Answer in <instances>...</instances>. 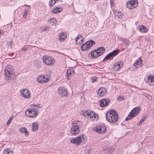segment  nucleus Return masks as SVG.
Here are the masks:
<instances>
[{
  "label": "nucleus",
  "instance_id": "nucleus-50",
  "mask_svg": "<svg viewBox=\"0 0 154 154\" xmlns=\"http://www.w3.org/2000/svg\"><path fill=\"white\" fill-rule=\"evenodd\" d=\"M28 48H22V50L24 52H26L27 51H28Z\"/></svg>",
  "mask_w": 154,
  "mask_h": 154
},
{
  "label": "nucleus",
  "instance_id": "nucleus-25",
  "mask_svg": "<svg viewBox=\"0 0 154 154\" xmlns=\"http://www.w3.org/2000/svg\"><path fill=\"white\" fill-rule=\"evenodd\" d=\"M62 10V8L60 7H56L54 9H52L51 11L53 13L57 14L61 11Z\"/></svg>",
  "mask_w": 154,
  "mask_h": 154
},
{
  "label": "nucleus",
  "instance_id": "nucleus-49",
  "mask_svg": "<svg viewBox=\"0 0 154 154\" xmlns=\"http://www.w3.org/2000/svg\"><path fill=\"white\" fill-rule=\"evenodd\" d=\"M110 3L111 7L114 6V4L113 3V1L112 0H110Z\"/></svg>",
  "mask_w": 154,
  "mask_h": 154
},
{
  "label": "nucleus",
  "instance_id": "nucleus-1",
  "mask_svg": "<svg viewBox=\"0 0 154 154\" xmlns=\"http://www.w3.org/2000/svg\"><path fill=\"white\" fill-rule=\"evenodd\" d=\"M4 75L6 80H8L14 79L16 77L14 68L11 66L8 65L5 68Z\"/></svg>",
  "mask_w": 154,
  "mask_h": 154
},
{
  "label": "nucleus",
  "instance_id": "nucleus-34",
  "mask_svg": "<svg viewBox=\"0 0 154 154\" xmlns=\"http://www.w3.org/2000/svg\"><path fill=\"white\" fill-rule=\"evenodd\" d=\"M77 137H76L75 138H72L70 140V142L73 144L75 143L76 146H78L77 144Z\"/></svg>",
  "mask_w": 154,
  "mask_h": 154
},
{
  "label": "nucleus",
  "instance_id": "nucleus-7",
  "mask_svg": "<svg viewBox=\"0 0 154 154\" xmlns=\"http://www.w3.org/2000/svg\"><path fill=\"white\" fill-rule=\"evenodd\" d=\"M119 50H116L113 51L112 52L108 54L104 58L103 61H105L109 60H112L113 57L117 55L119 53Z\"/></svg>",
  "mask_w": 154,
  "mask_h": 154
},
{
  "label": "nucleus",
  "instance_id": "nucleus-47",
  "mask_svg": "<svg viewBox=\"0 0 154 154\" xmlns=\"http://www.w3.org/2000/svg\"><path fill=\"white\" fill-rule=\"evenodd\" d=\"M144 121V119H141L140 121V122L137 124V125L138 126L140 125L141 124H142V122Z\"/></svg>",
  "mask_w": 154,
  "mask_h": 154
},
{
  "label": "nucleus",
  "instance_id": "nucleus-10",
  "mask_svg": "<svg viewBox=\"0 0 154 154\" xmlns=\"http://www.w3.org/2000/svg\"><path fill=\"white\" fill-rule=\"evenodd\" d=\"M58 92L61 97H64L68 95V92L63 87H60L58 90Z\"/></svg>",
  "mask_w": 154,
  "mask_h": 154
},
{
  "label": "nucleus",
  "instance_id": "nucleus-37",
  "mask_svg": "<svg viewBox=\"0 0 154 154\" xmlns=\"http://www.w3.org/2000/svg\"><path fill=\"white\" fill-rule=\"evenodd\" d=\"M56 0H51L49 2V5L50 7L53 6L56 2Z\"/></svg>",
  "mask_w": 154,
  "mask_h": 154
},
{
  "label": "nucleus",
  "instance_id": "nucleus-40",
  "mask_svg": "<svg viewBox=\"0 0 154 154\" xmlns=\"http://www.w3.org/2000/svg\"><path fill=\"white\" fill-rule=\"evenodd\" d=\"M14 118V116H11L9 119V120H8V122L7 123V125H10L12 120Z\"/></svg>",
  "mask_w": 154,
  "mask_h": 154
},
{
  "label": "nucleus",
  "instance_id": "nucleus-19",
  "mask_svg": "<svg viewBox=\"0 0 154 154\" xmlns=\"http://www.w3.org/2000/svg\"><path fill=\"white\" fill-rule=\"evenodd\" d=\"M34 65L38 69H39L42 66V63L39 60H36L34 62Z\"/></svg>",
  "mask_w": 154,
  "mask_h": 154
},
{
  "label": "nucleus",
  "instance_id": "nucleus-39",
  "mask_svg": "<svg viewBox=\"0 0 154 154\" xmlns=\"http://www.w3.org/2000/svg\"><path fill=\"white\" fill-rule=\"evenodd\" d=\"M82 36L80 34H79L75 38V41L76 44L77 43V42H78V40H80V38H82Z\"/></svg>",
  "mask_w": 154,
  "mask_h": 154
},
{
  "label": "nucleus",
  "instance_id": "nucleus-4",
  "mask_svg": "<svg viewBox=\"0 0 154 154\" xmlns=\"http://www.w3.org/2000/svg\"><path fill=\"white\" fill-rule=\"evenodd\" d=\"M140 109V107H136L134 108L125 118V120L126 121L129 120L136 116L139 113Z\"/></svg>",
  "mask_w": 154,
  "mask_h": 154
},
{
  "label": "nucleus",
  "instance_id": "nucleus-5",
  "mask_svg": "<svg viewBox=\"0 0 154 154\" xmlns=\"http://www.w3.org/2000/svg\"><path fill=\"white\" fill-rule=\"evenodd\" d=\"M43 61L46 65H53L55 63L54 59L51 57H47L46 56L43 57Z\"/></svg>",
  "mask_w": 154,
  "mask_h": 154
},
{
  "label": "nucleus",
  "instance_id": "nucleus-13",
  "mask_svg": "<svg viewBox=\"0 0 154 154\" xmlns=\"http://www.w3.org/2000/svg\"><path fill=\"white\" fill-rule=\"evenodd\" d=\"M79 128L77 126H74V125H72V127L70 130V132L72 134L76 135L79 133Z\"/></svg>",
  "mask_w": 154,
  "mask_h": 154
},
{
  "label": "nucleus",
  "instance_id": "nucleus-29",
  "mask_svg": "<svg viewBox=\"0 0 154 154\" xmlns=\"http://www.w3.org/2000/svg\"><path fill=\"white\" fill-rule=\"evenodd\" d=\"M103 150H107L109 151L110 154H113L114 151V149L113 148H109L104 147Z\"/></svg>",
  "mask_w": 154,
  "mask_h": 154
},
{
  "label": "nucleus",
  "instance_id": "nucleus-33",
  "mask_svg": "<svg viewBox=\"0 0 154 154\" xmlns=\"http://www.w3.org/2000/svg\"><path fill=\"white\" fill-rule=\"evenodd\" d=\"M81 49L83 51H87L90 49V48L89 47H88L86 45V44L85 43L81 45Z\"/></svg>",
  "mask_w": 154,
  "mask_h": 154
},
{
  "label": "nucleus",
  "instance_id": "nucleus-43",
  "mask_svg": "<svg viewBox=\"0 0 154 154\" xmlns=\"http://www.w3.org/2000/svg\"><path fill=\"white\" fill-rule=\"evenodd\" d=\"M97 77H94L91 78V80L92 83L96 82L97 81Z\"/></svg>",
  "mask_w": 154,
  "mask_h": 154
},
{
  "label": "nucleus",
  "instance_id": "nucleus-42",
  "mask_svg": "<svg viewBox=\"0 0 154 154\" xmlns=\"http://www.w3.org/2000/svg\"><path fill=\"white\" fill-rule=\"evenodd\" d=\"M13 41L12 40L7 42V44L8 45L10 46L11 48L12 47Z\"/></svg>",
  "mask_w": 154,
  "mask_h": 154
},
{
  "label": "nucleus",
  "instance_id": "nucleus-45",
  "mask_svg": "<svg viewBox=\"0 0 154 154\" xmlns=\"http://www.w3.org/2000/svg\"><path fill=\"white\" fill-rule=\"evenodd\" d=\"M28 13V11L26 9L24 13L23 14V17L24 18H25L26 17L27 14Z\"/></svg>",
  "mask_w": 154,
  "mask_h": 154
},
{
  "label": "nucleus",
  "instance_id": "nucleus-3",
  "mask_svg": "<svg viewBox=\"0 0 154 154\" xmlns=\"http://www.w3.org/2000/svg\"><path fill=\"white\" fill-rule=\"evenodd\" d=\"M105 51V48L103 47H100L97 48V49H95L92 51L91 53L88 54L89 57L91 59L97 58L102 55Z\"/></svg>",
  "mask_w": 154,
  "mask_h": 154
},
{
  "label": "nucleus",
  "instance_id": "nucleus-31",
  "mask_svg": "<svg viewBox=\"0 0 154 154\" xmlns=\"http://www.w3.org/2000/svg\"><path fill=\"white\" fill-rule=\"evenodd\" d=\"M49 22L52 25L55 24L57 23V20L55 18H53L50 19Z\"/></svg>",
  "mask_w": 154,
  "mask_h": 154
},
{
  "label": "nucleus",
  "instance_id": "nucleus-28",
  "mask_svg": "<svg viewBox=\"0 0 154 154\" xmlns=\"http://www.w3.org/2000/svg\"><path fill=\"white\" fill-rule=\"evenodd\" d=\"M140 30L142 32H146L147 31V29L146 26L143 25L140 26L139 27Z\"/></svg>",
  "mask_w": 154,
  "mask_h": 154
},
{
  "label": "nucleus",
  "instance_id": "nucleus-35",
  "mask_svg": "<svg viewBox=\"0 0 154 154\" xmlns=\"http://www.w3.org/2000/svg\"><path fill=\"white\" fill-rule=\"evenodd\" d=\"M73 72L74 71L73 69L72 70L70 69H67L66 72V74L67 75V79H69V78L68 75H71Z\"/></svg>",
  "mask_w": 154,
  "mask_h": 154
},
{
  "label": "nucleus",
  "instance_id": "nucleus-48",
  "mask_svg": "<svg viewBox=\"0 0 154 154\" xmlns=\"http://www.w3.org/2000/svg\"><path fill=\"white\" fill-rule=\"evenodd\" d=\"M83 40H84V38H83V37H82V38H80V40H79L81 41V42H77L78 44H80L82 43L83 42Z\"/></svg>",
  "mask_w": 154,
  "mask_h": 154
},
{
  "label": "nucleus",
  "instance_id": "nucleus-36",
  "mask_svg": "<svg viewBox=\"0 0 154 154\" xmlns=\"http://www.w3.org/2000/svg\"><path fill=\"white\" fill-rule=\"evenodd\" d=\"M49 31L48 27L47 26H42L41 27V31L42 32H45Z\"/></svg>",
  "mask_w": 154,
  "mask_h": 154
},
{
  "label": "nucleus",
  "instance_id": "nucleus-8",
  "mask_svg": "<svg viewBox=\"0 0 154 154\" xmlns=\"http://www.w3.org/2000/svg\"><path fill=\"white\" fill-rule=\"evenodd\" d=\"M138 3L137 0H132L127 2V7L130 9H132L136 8L138 5Z\"/></svg>",
  "mask_w": 154,
  "mask_h": 154
},
{
  "label": "nucleus",
  "instance_id": "nucleus-12",
  "mask_svg": "<svg viewBox=\"0 0 154 154\" xmlns=\"http://www.w3.org/2000/svg\"><path fill=\"white\" fill-rule=\"evenodd\" d=\"M106 90L105 88H100L97 91V93L98 97H103L106 94Z\"/></svg>",
  "mask_w": 154,
  "mask_h": 154
},
{
  "label": "nucleus",
  "instance_id": "nucleus-2",
  "mask_svg": "<svg viewBox=\"0 0 154 154\" xmlns=\"http://www.w3.org/2000/svg\"><path fill=\"white\" fill-rule=\"evenodd\" d=\"M107 120L111 123H115L118 120V114L115 110H111L106 114Z\"/></svg>",
  "mask_w": 154,
  "mask_h": 154
},
{
  "label": "nucleus",
  "instance_id": "nucleus-52",
  "mask_svg": "<svg viewBox=\"0 0 154 154\" xmlns=\"http://www.w3.org/2000/svg\"><path fill=\"white\" fill-rule=\"evenodd\" d=\"M2 32H3V31L2 30H0V34L2 33Z\"/></svg>",
  "mask_w": 154,
  "mask_h": 154
},
{
  "label": "nucleus",
  "instance_id": "nucleus-51",
  "mask_svg": "<svg viewBox=\"0 0 154 154\" xmlns=\"http://www.w3.org/2000/svg\"><path fill=\"white\" fill-rule=\"evenodd\" d=\"M123 98V97H122L121 96H119V99L120 100H122Z\"/></svg>",
  "mask_w": 154,
  "mask_h": 154
},
{
  "label": "nucleus",
  "instance_id": "nucleus-44",
  "mask_svg": "<svg viewBox=\"0 0 154 154\" xmlns=\"http://www.w3.org/2000/svg\"><path fill=\"white\" fill-rule=\"evenodd\" d=\"M123 41L126 45L128 44L129 43V41L128 39H124L123 40Z\"/></svg>",
  "mask_w": 154,
  "mask_h": 154
},
{
  "label": "nucleus",
  "instance_id": "nucleus-15",
  "mask_svg": "<svg viewBox=\"0 0 154 154\" xmlns=\"http://www.w3.org/2000/svg\"><path fill=\"white\" fill-rule=\"evenodd\" d=\"M109 102V99L103 98L100 100V105L102 107L108 105Z\"/></svg>",
  "mask_w": 154,
  "mask_h": 154
},
{
  "label": "nucleus",
  "instance_id": "nucleus-18",
  "mask_svg": "<svg viewBox=\"0 0 154 154\" xmlns=\"http://www.w3.org/2000/svg\"><path fill=\"white\" fill-rule=\"evenodd\" d=\"M66 37V34L64 32H62L59 34V40L61 42L64 41Z\"/></svg>",
  "mask_w": 154,
  "mask_h": 154
},
{
  "label": "nucleus",
  "instance_id": "nucleus-16",
  "mask_svg": "<svg viewBox=\"0 0 154 154\" xmlns=\"http://www.w3.org/2000/svg\"><path fill=\"white\" fill-rule=\"evenodd\" d=\"M22 95L25 98H29L30 95V93L29 92L27 89H23L21 90Z\"/></svg>",
  "mask_w": 154,
  "mask_h": 154
},
{
  "label": "nucleus",
  "instance_id": "nucleus-26",
  "mask_svg": "<svg viewBox=\"0 0 154 154\" xmlns=\"http://www.w3.org/2000/svg\"><path fill=\"white\" fill-rule=\"evenodd\" d=\"M85 43L86 45L88 47H89L90 48L93 45L95 44V42L93 40H91Z\"/></svg>",
  "mask_w": 154,
  "mask_h": 154
},
{
  "label": "nucleus",
  "instance_id": "nucleus-38",
  "mask_svg": "<svg viewBox=\"0 0 154 154\" xmlns=\"http://www.w3.org/2000/svg\"><path fill=\"white\" fill-rule=\"evenodd\" d=\"M35 107H33L32 106H31V109L32 110V111H33V112L35 113L36 114H37L38 113V111L37 110V108H34Z\"/></svg>",
  "mask_w": 154,
  "mask_h": 154
},
{
  "label": "nucleus",
  "instance_id": "nucleus-23",
  "mask_svg": "<svg viewBox=\"0 0 154 154\" xmlns=\"http://www.w3.org/2000/svg\"><path fill=\"white\" fill-rule=\"evenodd\" d=\"M90 114L91 116H89V118L92 121L95 118H96L97 116H98L97 114L93 111L90 112Z\"/></svg>",
  "mask_w": 154,
  "mask_h": 154
},
{
  "label": "nucleus",
  "instance_id": "nucleus-9",
  "mask_svg": "<svg viewBox=\"0 0 154 154\" xmlns=\"http://www.w3.org/2000/svg\"><path fill=\"white\" fill-rule=\"evenodd\" d=\"M96 130L98 133H103L106 132V128L103 125H98L97 126Z\"/></svg>",
  "mask_w": 154,
  "mask_h": 154
},
{
  "label": "nucleus",
  "instance_id": "nucleus-22",
  "mask_svg": "<svg viewBox=\"0 0 154 154\" xmlns=\"http://www.w3.org/2000/svg\"><path fill=\"white\" fill-rule=\"evenodd\" d=\"M72 125H74V126H77L79 128L80 127H81L82 125V122L81 121H75L72 122Z\"/></svg>",
  "mask_w": 154,
  "mask_h": 154
},
{
  "label": "nucleus",
  "instance_id": "nucleus-11",
  "mask_svg": "<svg viewBox=\"0 0 154 154\" xmlns=\"http://www.w3.org/2000/svg\"><path fill=\"white\" fill-rule=\"evenodd\" d=\"M78 140L77 144L78 145H79L81 143H83L86 140L87 138L86 137H84V134L79 136L77 137Z\"/></svg>",
  "mask_w": 154,
  "mask_h": 154
},
{
  "label": "nucleus",
  "instance_id": "nucleus-32",
  "mask_svg": "<svg viewBox=\"0 0 154 154\" xmlns=\"http://www.w3.org/2000/svg\"><path fill=\"white\" fill-rule=\"evenodd\" d=\"M81 114L82 115L85 117H89V116H91L90 112L89 113L88 111L85 110H82L81 112Z\"/></svg>",
  "mask_w": 154,
  "mask_h": 154
},
{
  "label": "nucleus",
  "instance_id": "nucleus-21",
  "mask_svg": "<svg viewBox=\"0 0 154 154\" xmlns=\"http://www.w3.org/2000/svg\"><path fill=\"white\" fill-rule=\"evenodd\" d=\"M122 66V65H121L119 62L116 63L113 65V67L114 70L117 71L120 69Z\"/></svg>",
  "mask_w": 154,
  "mask_h": 154
},
{
  "label": "nucleus",
  "instance_id": "nucleus-41",
  "mask_svg": "<svg viewBox=\"0 0 154 154\" xmlns=\"http://www.w3.org/2000/svg\"><path fill=\"white\" fill-rule=\"evenodd\" d=\"M33 107H37V108H41L42 107V105H41L39 104L38 103L37 104H33L31 105Z\"/></svg>",
  "mask_w": 154,
  "mask_h": 154
},
{
  "label": "nucleus",
  "instance_id": "nucleus-17",
  "mask_svg": "<svg viewBox=\"0 0 154 154\" xmlns=\"http://www.w3.org/2000/svg\"><path fill=\"white\" fill-rule=\"evenodd\" d=\"M146 81L149 83V85H154V76H149L146 79Z\"/></svg>",
  "mask_w": 154,
  "mask_h": 154
},
{
  "label": "nucleus",
  "instance_id": "nucleus-20",
  "mask_svg": "<svg viewBox=\"0 0 154 154\" xmlns=\"http://www.w3.org/2000/svg\"><path fill=\"white\" fill-rule=\"evenodd\" d=\"M20 131L22 133H24L26 136L27 137L29 135V132L27 129L25 127L21 128L20 129Z\"/></svg>",
  "mask_w": 154,
  "mask_h": 154
},
{
  "label": "nucleus",
  "instance_id": "nucleus-30",
  "mask_svg": "<svg viewBox=\"0 0 154 154\" xmlns=\"http://www.w3.org/2000/svg\"><path fill=\"white\" fill-rule=\"evenodd\" d=\"M32 131H35L38 129V124L36 122H34L32 124Z\"/></svg>",
  "mask_w": 154,
  "mask_h": 154
},
{
  "label": "nucleus",
  "instance_id": "nucleus-24",
  "mask_svg": "<svg viewBox=\"0 0 154 154\" xmlns=\"http://www.w3.org/2000/svg\"><path fill=\"white\" fill-rule=\"evenodd\" d=\"M14 152L13 149L10 148H6L3 151L4 154H13Z\"/></svg>",
  "mask_w": 154,
  "mask_h": 154
},
{
  "label": "nucleus",
  "instance_id": "nucleus-14",
  "mask_svg": "<svg viewBox=\"0 0 154 154\" xmlns=\"http://www.w3.org/2000/svg\"><path fill=\"white\" fill-rule=\"evenodd\" d=\"M25 114L27 116L31 118L35 117L37 116V114L33 112V111L31 109H29L26 111Z\"/></svg>",
  "mask_w": 154,
  "mask_h": 154
},
{
  "label": "nucleus",
  "instance_id": "nucleus-46",
  "mask_svg": "<svg viewBox=\"0 0 154 154\" xmlns=\"http://www.w3.org/2000/svg\"><path fill=\"white\" fill-rule=\"evenodd\" d=\"M121 14V13L118 12L117 13V14H116V16H118V18H119L120 19H121V18H122V15H121V14Z\"/></svg>",
  "mask_w": 154,
  "mask_h": 154
},
{
  "label": "nucleus",
  "instance_id": "nucleus-6",
  "mask_svg": "<svg viewBox=\"0 0 154 154\" xmlns=\"http://www.w3.org/2000/svg\"><path fill=\"white\" fill-rule=\"evenodd\" d=\"M49 77L48 75H39L37 78V81L39 83H44L48 82Z\"/></svg>",
  "mask_w": 154,
  "mask_h": 154
},
{
  "label": "nucleus",
  "instance_id": "nucleus-27",
  "mask_svg": "<svg viewBox=\"0 0 154 154\" xmlns=\"http://www.w3.org/2000/svg\"><path fill=\"white\" fill-rule=\"evenodd\" d=\"M142 61L140 57L139 59L138 60H137L136 62L134 63V65L135 66H141L142 65Z\"/></svg>",
  "mask_w": 154,
  "mask_h": 154
}]
</instances>
